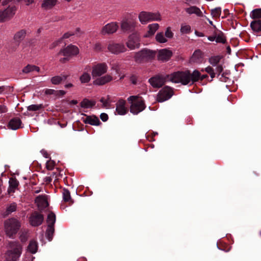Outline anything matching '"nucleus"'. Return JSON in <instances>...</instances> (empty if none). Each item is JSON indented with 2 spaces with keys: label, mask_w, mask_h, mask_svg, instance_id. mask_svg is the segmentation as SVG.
Here are the masks:
<instances>
[{
  "label": "nucleus",
  "mask_w": 261,
  "mask_h": 261,
  "mask_svg": "<svg viewBox=\"0 0 261 261\" xmlns=\"http://www.w3.org/2000/svg\"><path fill=\"white\" fill-rule=\"evenodd\" d=\"M139 21L142 24H146L151 21H160L161 20L159 12H151L147 11L141 12L138 16Z\"/></svg>",
  "instance_id": "obj_6"
},
{
  "label": "nucleus",
  "mask_w": 261,
  "mask_h": 261,
  "mask_svg": "<svg viewBox=\"0 0 261 261\" xmlns=\"http://www.w3.org/2000/svg\"><path fill=\"white\" fill-rule=\"evenodd\" d=\"M205 71L208 73L210 74L212 72H213V71H214V69L211 66H208L205 69Z\"/></svg>",
  "instance_id": "obj_60"
},
{
  "label": "nucleus",
  "mask_w": 261,
  "mask_h": 261,
  "mask_svg": "<svg viewBox=\"0 0 261 261\" xmlns=\"http://www.w3.org/2000/svg\"><path fill=\"white\" fill-rule=\"evenodd\" d=\"M155 40L160 43H164L167 42V39L164 36L163 33H158L155 36Z\"/></svg>",
  "instance_id": "obj_40"
},
{
  "label": "nucleus",
  "mask_w": 261,
  "mask_h": 261,
  "mask_svg": "<svg viewBox=\"0 0 261 261\" xmlns=\"http://www.w3.org/2000/svg\"><path fill=\"white\" fill-rule=\"evenodd\" d=\"M250 16L252 18L254 19L261 18V8L253 10L251 12Z\"/></svg>",
  "instance_id": "obj_39"
},
{
  "label": "nucleus",
  "mask_w": 261,
  "mask_h": 261,
  "mask_svg": "<svg viewBox=\"0 0 261 261\" xmlns=\"http://www.w3.org/2000/svg\"><path fill=\"white\" fill-rule=\"evenodd\" d=\"M189 71L180 72V83L182 85H187L189 83Z\"/></svg>",
  "instance_id": "obj_25"
},
{
  "label": "nucleus",
  "mask_w": 261,
  "mask_h": 261,
  "mask_svg": "<svg viewBox=\"0 0 261 261\" xmlns=\"http://www.w3.org/2000/svg\"><path fill=\"white\" fill-rule=\"evenodd\" d=\"M43 220V215L38 212L32 213L30 217V223L33 226H37L41 225Z\"/></svg>",
  "instance_id": "obj_13"
},
{
  "label": "nucleus",
  "mask_w": 261,
  "mask_h": 261,
  "mask_svg": "<svg viewBox=\"0 0 261 261\" xmlns=\"http://www.w3.org/2000/svg\"><path fill=\"white\" fill-rule=\"evenodd\" d=\"M96 104V102L94 100H89L88 99H84L80 103L81 107L83 108H92Z\"/></svg>",
  "instance_id": "obj_30"
},
{
  "label": "nucleus",
  "mask_w": 261,
  "mask_h": 261,
  "mask_svg": "<svg viewBox=\"0 0 261 261\" xmlns=\"http://www.w3.org/2000/svg\"><path fill=\"white\" fill-rule=\"evenodd\" d=\"M109 96L108 95V99H106L104 97H102L100 99V101L102 103V105L103 107H107L109 105Z\"/></svg>",
  "instance_id": "obj_50"
},
{
  "label": "nucleus",
  "mask_w": 261,
  "mask_h": 261,
  "mask_svg": "<svg viewBox=\"0 0 261 261\" xmlns=\"http://www.w3.org/2000/svg\"><path fill=\"white\" fill-rule=\"evenodd\" d=\"M140 37L137 33H134L130 35L126 43L127 47L131 50L138 48L140 45Z\"/></svg>",
  "instance_id": "obj_9"
},
{
  "label": "nucleus",
  "mask_w": 261,
  "mask_h": 261,
  "mask_svg": "<svg viewBox=\"0 0 261 261\" xmlns=\"http://www.w3.org/2000/svg\"><path fill=\"white\" fill-rule=\"evenodd\" d=\"M173 95L172 88L169 86L163 87L158 93L156 101L160 102H164L170 99Z\"/></svg>",
  "instance_id": "obj_7"
},
{
  "label": "nucleus",
  "mask_w": 261,
  "mask_h": 261,
  "mask_svg": "<svg viewBox=\"0 0 261 261\" xmlns=\"http://www.w3.org/2000/svg\"><path fill=\"white\" fill-rule=\"evenodd\" d=\"M63 197L64 201L65 202H72L69 191L66 189H64L63 191Z\"/></svg>",
  "instance_id": "obj_42"
},
{
  "label": "nucleus",
  "mask_w": 261,
  "mask_h": 261,
  "mask_svg": "<svg viewBox=\"0 0 261 261\" xmlns=\"http://www.w3.org/2000/svg\"><path fill=\"white\" fill-rule=\"evenodd\" d=\"M118 27L116 22L109 23L102 28L100 34L102 35L113 34L117 31Z\"/></svg>",
  "instance_id": "obj_12"
},
{
  "label": "nucleus",
  "mask_w": 261,
  "mask_h": 261,
  "mask_svg": "<svg viewBox=\"0 0 261 261\" xmlns=\"http://www.w3.org/2000/svg\"><path fill=\"white\" fill-rule=\"evenodd\" d=\"M250 27L254 32H261V20L257 19L252 21L250 23Z\"/></svg>",
  "instance_id": "obj_28"
},
{
  "label": "nucleus",
  "mask_w": 261,
  "mask_h": 261,
  "mask_svg": "<svg viewBox=\"0 0 261 261\" xmlns=\"http://www.w3.org/2000/svg\"><path fill=\"white\" fill-rule=\"evenodd\" d=\"M165 35L166 37L168 38H172L173 37V33L171 31L170 27L167 28L165 31Z\"/></svg>",
  "instance_id": "obj_48"
},
{
  "label": "nucleus",
  "mask_w": 261,
  "mask_h": 261,
  "mask_svg": "<svg viewBox=\"0 0 261 261\" xmlns=\"http://www.w3.org/2000/svg\"><path fill=\"white\" fill-rule=\"evenodd\" d=\"M55 164V163L54 161H51V160L48 161L46 162V165L47 169L48 170H52L54 168Z\"/></svg>",
  "instance_id": "obj_49"
},
{
  "label": "nucleus",
  "mask_w": 261,
  "mask_h": 261,
  "mask_svg": "<svg viewBox=\"0 0 261 261\" xmlns=\"http://www.w3.org/2000/svg\"><path fill=\"white\" fill-rule=\"evenodd\" d=\"M9 187L8 190V192L9 194L14 193L16 189L17 188L19 185V182L15 178H11L9 179Z\"/></svg>",
  "instance_id": "obj_23"
},
{
  "label": "nucleus",
  "mask_w": 261,
  "mask_h": 261,
  "mask_svg": "<svg viewBox=\"0 0 261 261\" xmlns=\"http://www.w3.org/2000/svg\"><path fill=\"white\" fill-rule=\"evenodd\" d=\"M130 81L131 83L134 84L136 85L137 84L138 82V77L136 75H132L130 76Z\"/></svg>",
  "instance_id": "obj_52"
},
{
  "label": "nucleus",
  "mask_w": 261,
  "mask_h": 261,
  "mask_svg": "<svg viewBox=\"0 0 261 261\" xmlns=\"http://www.w3.org/2000/svg\"><path fill=\"white\" fill-rule=\"evenodd\" d=\"M56 221V216L53 213H49L47 218V226H54Z\"/></svg>",
  "instance_id": "obj_41"
},
{
  "label": "nucleus",
  "mask_w": 261,
  "mask_h": 261,
  "mask_svg": "<svg viewBox=\"0 0 261 261\" xmlns=\"http://www.w3.org/2000/svg\"><path fill=\"white\" fill-rule=\"evenodd\" d=\"M135 27V25L134 22L126 20H123L121 23V29L124 32L130 31Z\"/></svg>",
  "instance_id": "obj_24"
},
{
  "label": "nucleus",
  "mask_w": 261,
  "mask_h": 261,
  "mask_svg": "<svg viewBox=\"0 0 261 261\" xmlns=\"http://www.w3.org/2000/svg\"><path fill=\"white\" fill-rule=\"evenodd\" d=\"M159 28V25L158 23H152L149 24L148 26V31L147 32V35H146V37H149L150 36H152L155 32L158 30Z\"/></svg>",
  "instance_id": "obj_32"
},
{
  "label": "nucleus",
  "mask_w": 261,
  "mask_h": 261,
  "mask_svg": "<svg viewBox=\"0 0 261 261\" xmlns=\"http://www.w3.org/2000/svg\"><path fill=\"white\" fill-rule=\"evenodd\" d=\"M57 0H44L42 4V7L45 9H49L55 6Z\"/></svg>",
  "instance_id": "obj_31"
},
{
  "label": "nucleus",
  "mask_w": 261,
  "mask_h": 261,
  "mask_svg": "<svg viewBox=\"0 0 261 261\" xmlns=\"http://www.w3.org/2000/svg\"><path fill=\"white\" fill-rule=\"evenodd\" d=\"M93 49L96 51H101L102 50V47L101 43H96L93 46Z\"/></svg>",
  "instance_id": "obj_51"
},
{
  "label": "nucleus",
  "mask_w": 261,
  "mask_h": 261,
  "mask_svg": "<svg viewBox=\"0 0 261 261\" xmlns=\"http://www.w3.org/2000/svg\"><path fill=\"white\" fill-rule=\"evenodd\" d=\"M113 80L112 76L110 74L99 76L93 81V84L97 86H102L106 84Z\"/></svg>",
  "instance_id": "obj_15"
},
{
  "label": "nucleus",
  "mask_w": 261,
  "mask_h": 261,
  "mask_svg": "<svg viewBox=\"0 0 261 261\" xmlns=\"http://www.w3.org/2000/svg\"><path fill=\"white\" fill-rule=\"evenodd\" d=\"M91 69V68L89 66H86L85 68V70L86 71L84 72L83 74L80 77V80L82 84H85L89 83L91 80V75L88 72L89 70Z\"/></svg>",
  "instance_id": "obj_20"
},
{
  "label": "nucleus",
  "mask_w": 261,
  "mask_h": 261,
  "mask_svg": "<svg viewBox=\"0 0 261 261\" xmlns=\"http://www.w3.org/2000/svg\"><path fill=\"white\" fill-rule=\"evenodd\" d=\"M216 35L212 36H209L208 37L207 39L208 40L211 41H214V40H216Z\"/></svg>",
  "instance_id": "obj_62"
},
{
  "label": "nucleus",
  "mask_w": 261,
  "mask_h": 261,
  "mask_svg": "<svg viewBox=\"0 0 261 261\" xmlns=\"http://www.w3.org/2000/svg\"><path fill=\"white\" fill-rule=\"evenodd\" d=\"M195 34H196V36H198V37H203L204 36V34L201 33V32H198V31H195Z\"/></svg>",
  "instance_id": "obj_64"
},
{
  "label": "nucleus",
  "mask_w": 261,
  "mask_h": 261,
  "mask_svg": "<svg viewBox=\"0 0 261 261\" xmlns=\"http://www.w3.org/2000/svg\"><path fill=\"white\" fill-rule=\"evenodd\" d=\"M38 249V245L37 242L35 241H30L29 245L28 247V250L31 253H35Z\"/></svg>",
  "instance_id": "obj_36"
},
{
  "label": "nucleus",
  "mask_w": 261,
  "mask_h": 261,
  "mask_svg": "<svg viewBox=\"0 0 261 261\" xmlns=\"http://www.w3.org/2000/svg\"><path fill=\"white\" fill-rule=\"evenodd\" d=\"M186 11L189 14H195L198 16H202V12L200 9L196 6H191L186 8Z\"/></svg>",
  "instance_id": "obj_26"
},
{
  "label": "nucleus",
  "mask_w": 261,
  "mask_h": 261,
  "mask_svg": "<svg viewBox=\"0 0 261 261\" xmlns=\"http://www.w3.org/2000/svg\"><path fill=\"white\" fill-rule=\"evenodd\" d=\"M54 176V174H53L52 175L50 176H46L44 178V181L46 182L47 183H49L52 180V179Z\"/></svg>",
  "instance_id": "obj_58"
},
{
  "label": "nucleus",
  "mask_w": 261,
  "mask_h": 261,
  "mask_svg": "<svg viewBox=\"0 0 261 261\" xmlns=\"http://www.w3.org/2000/svg\"><path fill=\"white\" fill-rule=\"evenodd\" d=\"M79 53V49L77 47L70 45L66 47L61 49L57 54L58 57L64 56L59 59L60 62L64 63L68 61L71 56L77 55Z\"/></svg>",
  "instance_id": "obj_1"
},
{
  "label": "nucleus",
  "mask_w": 261,
  "mask_h": 261,
  "mask_svg": "<svg viewBox=\"0 0 261 261\" xmlns=\"http://www.w3.org/2000/svg\"><path fill=\"white\" fill-rule=\"evenodd\" d=\"M223 68L222 65H218L216 67L215 71L216 73L219 75L223 71Z\"/></svg>",
  "instance_id": "obj_54"
},
{
  "label": "nucleus",
  "mask_w": 261,
  "mask_h": 261,
  "mask_svg": "<svg viewBox=\"0 0 261 261\" xmlns=\"http://www.w3.org/2000/svg\"><path fill=\"white\" fill-rule=\"evenodd\" d=\"M167 80V75H159L151 77L149 80V82L153 88H160L166 83Z\"/></svg>",
  "instance_id": "obj_11"
},
{
  "label": "nucleus",
  "mask_w": 261,
  "mask_h": 261,
  "mask_svg": "<svg viewBox=\"0 0 261 261\" xmlns=\"http://www.w3.org/2000/svg\"><path fill=\"white\" fill-rule=\"evenodd\" d=\"M202 57V54L199 49L195 50L192 57L191 60L195 62H199L200 61Z\"/></svg>",
  "instance_id": "obj_34"
},
{
  "label": "nucleus",
  "mask_w": 261,
  "mask_h": 261,
  "mask_svg": "<svg viewBox=\"0 0 261 261\" xmlns=\"http://www.w3.org/2000/svg\"><path fill=\"white\" fill-rule=\"evenodd\" d=\"M17 208V204L15 202L8 205L6 207V215H8L12 213L15 212Z\"/></svg>",
  "instance_id": "obj_38"
},
{
  "label": "nucleus",
  "mask_w": 261,
  "mask_h": 261,
  "mask_svg": "<svg viewBox=\"0 0 261 261\" xmlns=\"http://www.w3.org/2000/svg\"><path fill=\"white\" fill-rule=\"evenodd\" d=\"M27 35V30L25 29L20 30L15 33L13 36V40L18 44L22 41Z\"/></svg>",
  "instance_id": "obj_19"
},
{
  "label": "nucleus",
  "mask_w": 261,
  "mask_h": 261,
  "mask_svg": "<svg viewBox=\"0 0 261 261\" xmlns=\"http://www.w3.org/2000/svg\"><path fill=\"white\" fill-rule=\"evenodd\" d=\"M180 71L174 72L170 75H167L168 80L174 83H179Z\"/></svg>",
  "instance_id": "obj_29"
},
{
  "label": "nucleus",
  "mask_w": 261,
  "mask_h": 261,
  "mask_svg": "<svg viewBox=\"0 0 261 261\" xmlns=\"http://www.w3.org/2000/svg\"><path fill=\"white\" fill-rule=\"evenodd\" d=\"M172 56V52L166 48L161 49L159 51L158 59L162 62L169 60Z\"/></svg>",
  "instance_id": "obj_14"
},
{
  "label": "nucleus",
  "mask_w": 261,
  "mask_h": 261,
  "mask_svg": "<svg viewBox=\"0 0 261 261\" xmlns=\"http://www.w3.org/2000/svg\"><path fill=\"white\" fill-rule=\"evenodd\" d=\"M18 1H23L26 5L29 6L34 2V0H18Z\"/></svg>",
  "instance_id": "obj_59"
},
{
  "label": "nucleus",
  "mask_w": 261,
  "mask_h": 261,
  "mask_svg": "<svg viewBox=\"0 0 261 261\" xmlns=\"http://www.w3.org/2000/svg\"><path fill=\"white\" fill-rule=\"evenodd\" d=\"M34 71H36L38 72L40 71V68L36 65L28 64L22 70V72L25 74L29 73Z\"/></svg>",
  "instance_id": "obj_27"
},
{
  "label": "nucleus",
  "mask_w": 261,
  "mask_h": 261,
  "mask_svg": "<svg viewBox=\"0 0 261 261\" xmlns=\"http://www.w3.org/2000/svg\"><path fill=\"white\" fill-rule=\"evenodd\" d=\"M180 30L182 34H189L191 32V28L189 25L182 24Z\"/></svg>",
  "instance_id": "obj_44"
},
{
  "label": "nucleus",
  "mask_w": 261,
  "mask_h": 261,
  "mask_svg": "<svg viewBox=\"0 0 261 261\" xmlns=\"http://www.w3.org/2000/svg\"><path fill=\"white\" fill-rule=\"evenodd\" d=\"M127 101L130 103V112L134 114H138L146 108L144 101L139 99L138 96H130L127 98Z\"/></svg>",
  "instance_id": "obj_4"
},
{
  "label": "nucleus",
  "mask_w": 261,
  "mask_h": 261,
  "mask_svg": "<svg viewBox=\"0 0 261 261\" xmlns=\"http://www.w3.org/2000/svg\"><path fill=\"white\" fill-rule=\"evenodd\" d=\"M42 108V105H32L28 107V110L30 111H36Z\"/></svg>",
  "instance_id": "obj_47"
},
{
  "label": "nucleus",
  "mask_w": 261,
  "mask_h": 261,
  "mask_svg": "<svg viewBox=\"0 0 261 261\" xmlns=\"http://www.w3.org/2000/svg\"><path fill=\"white\" fill-rule=\"evenodd\" d=\"M4 226L7 235L11 237L18 232L21 226V223L18 219L11 218L5 221Z\"/></svg>",
  "instance_id": "obj_3"
},
{
  "label": "nucleus",
  "mask_w": 261,
  "mask_h": 261,
  "mask_svg": "<svg viewBox=\"0 0 261 261\" xmlns=\"http://www.w3.org/2000/svg\"><path fill=\"white\" fill-rule=\"evenodd\" d=\"M155 56V51L144 48L135 53L134 60L136 62L141 63L152 59Z\"/></svg>",
  "instance_id": "obj_5"
},
{
  "label": "nucleus",
  "mask_w": 261,
  "mask_h": 261,
  "mask_svg": "<svg viewBox=\"0 0 261 261\" xmlns=\"http://www.w3.org/2000/svg\"><path fill=\"white\" fill-rule=\"evenodd\" d=\"M126 102L124 100L120 99L116 104V111L118 114L124 115L126 114L127 109L125 107Z\"/></svg>",
  "instance_id": "obj_16"
},
{
  "label": "nucleus",
  "mask_w": 261,
  "mask_h": 261,
  "mask_svg": "<svg viewBox=\"0 0 261 261\" xmlns=\"http://www.w3.org/2000/svg\"><path fill=\"white\" fill-rule=\"evenodd\" d=\"M66 93V92L64 90H59V91H56V94H60L61 95H64V94H65Z\"/></svg>",
  "instance_id": "obj_61"
},
{
  "label": "nucleus",
  "mask_w": 261,
  "mask_h": 261,
  "mask_svg": "<svg viewBox=\"0 0 261 261\" xmlns=\"http://www.w3.org/2000/svg\"><path fill=\"white\" fill-rule=\"evenodd\" d=\"M35 202L39 210H43L48 205L45 195H40L36 197Z\"/></svg>",
  "instance_id": "obj_17"
},
{
  "label": "nucleus",
  "mask_w": 261,
  "mask_h": 261,
  "mask_svg": "<svg viewBox=\"0 0 261 261\" xmlns=\"http://www.w3.org/2000/svg\"><path fill=\"white\" fill-rule=\"evenodd\" d=\"M216 41L217 43H225L226 41V38L224 34L222 33L216 35Z\"/></svg>",
  "instance_id": "obj_45"
},
{
  "label": "nucleus",
  "mask_w": 261,
  "mask_h": 261,
  "mask_svg": "<svg viewBox=\"0 0 261 261\" xmlns=\"http://www.w3.org/2000/svg\"><path fill=\"white\" fill-rule=\"evenodd\" d=\"M85 123H88L92 125H98L100 123L98 117L95 116H86V117L83 120Z\"/></svg>",
  "instance_id": "obj_21"
},
{
  "label": "nucleus",
  "mask_w": 261,
  "mask_h": 261,
  "mask_svg": "<svg viewBox=\"0 0 261 261\" xmlns=\"http://www.w3.org/2000/svg\"><path fill=\"white\" fill-rule=\"evenodd\" d=\"M200 73L196 70H195L192 73L189 71V83L191 81L192 83L198 81L200 79Z\"/></svg>",
  "instance_id": "obj_33"
},
{
  "label": "nucleus",
  "mask_w": 261,
  "mask_h": 261,
  "mask_svg": "<svg viewBox=\"0 0 261 261\" xmlns=\"http://www.w3.org/2000/svg\"><path fill=\"white\" fill-rule=\"evenodd\" d=\"M108 49L112 54L118 55L126 51V48L123 43L111 42L108 45Z\"/></svg>",
  "instance_id": "obj_10"
},
{
  "label": "nucleus",
  "mask_w": 261,
  "mask_h": 261,
  "mask_svg": "<svg viewBox=\"0 0 261 261\" xmlns=\"http://www.w3.org/2000/svg\"><path fill=\"white\" fill-rule=\"evenodd\" d=\"M22 251L21 245L16 242H11L8 245V250L5 256H7L8 259H17L19 258Z\"/></svg>",
  "instance_id": "obj_2"
},
{
  "label": "nucleus",
  "mask_w": 261,
  "mask_h": 261,
  "mask_svg": "<svg viewBox=\"0 0 261 261\" xmlns=\"http://www.w3.org/2000/svg\"><path fill=\"white\" fill-rule=\"evenodd\" d=\"M73 35H74V33L73 32H67L63 35L62 39H67V38H69L70 36H72Z\"/></svg>",
  "instance_id": "obj_53"
},
{
  "label": "nucleus",
  "mask_w": 261,
  "mask_h": 261,
  "mask_svg": "<svg viewBox=\"0 0 261 261\" xmlns=\"http://www.w3.org/2000/svg\"><path fill=\"white\" fill-rule=\"evenodd\" d=\"M67 75H61V76H55L51 79V82L53 84L58 85L62 81L66 80Z\"/></svg>",
  "instance_id": "obj_35"
},
{
  "label": "nucleus",
  "mask_w": 261,
  "mask_h": 261,
  "mask_svg": "<svg viewBox=\"0 0 261 261\" xmlns=\"http://www.w3.org/2000/svg\"><path fill=\"white\" fill-rule=\"evenodd\" d=\"M211 15L213 17L219 18L221 13V8L220 7L215 8L211 10Z\"/></svg>",
  "instance_id": "obj_43"
},
{
  "label": "nucleus",
  "mask_w": 261,
  "mask_h": 261,
  "mask_svg": "<svg viewBox=\"0 0 261 261\" xmlns=\"http://www.w3.org/2000/svg\"><path fill=\"white\" fill-rule=\"evenodd\" d=\"M27 232H25V234L23 233H22L20 236V239L21 241L25 242L27 239Z\"/></svg>",
  "instance_id": "obj_56"
},
{
  "label": "nucleus",
  "mask_w": 261,
  "mask_h": 261,
  "mask_svg": "<svg viewBox=\"0 0 261 261\" xmlns=\"http://www.w3.org/2000/svg\"><path fill=\"white\" fill-rule=\"evenodd\" d=\"M220 60V57L219 56L212 57L209 59V62L213 66H216V65L219 62Z\"/></svg>",
  "instance_id": "obj_46"
},
{
  "label": "nucleus",
  "mask_w": 261,
  "mask_h": 261,
  "mask_svg": "<svg viewBox=\"0 0 261 261\" xmlns=\"http://www.w3.org/2000/svg\"><path fill=\"white\" fill-rule=\"evenodd\" d=\"M6 90V87L4 86H0V94H2Z\"/></svg>",
  "instance_id": "obj_63"
},
{
  "label": "nucleus",
  "mask_w": 261,
  "mask_h": 261,
  "mask_svg": "<svg viewBox=\"0 0 261 261\" xmlns=\"http://www.w3.org/2000/svg\"><path fill=\"white\" fill-rule=\"evenodd\" d=\"M46 94H54L56 93V91L53 89H46L45 91Z\"/></svg>",
  "instance_id": "obj_57"
},
{
  "label": "nucleus",
  "mask_w": 261,
  "mask_h": 261,
  "mask_svg": "<svg viewBox=\"0 0 261 261\" xmlns=\"http://www.w3.org/2000/svg\"><path fill=\"white\" fill-rule=\"evenodd\" d=\"M21 121L19 118H13L9 122L8 127L13 130L18 129L21 125Z\"/></svg>",
  "instance_id": "obj_22"
},
{
  "label": "nucleus",
  "mask_w": 261,
  "mask_h": 261,
  "mask_svg": "<svg viewBox=\"0 0 261 261\" xmlns=\"http://www.w3.org/2000/svg\"><path fill=\"white\" fill-rule=\"evenodd\" d=\"M54 232V226H47V228L46 230V236L49 241H51L52 240Z\"/></svg>",
  "instance_id": "obj_37"
},
{
  "label": "nucleus",
  "mask_w": 261,
  "mask_h": 261,
  "mask_svg": "<svg viewBox=\"0 0 261 261\" xmlns=\"http://www.w3.org/2000/svg\"><path fill=\"white\" fill-rule=\"evenodd\" d=\"M13 15V10L11 8H8L3 11H0V22H4L9 19Z\"/></svg>",
  "instance_id": "obj_18"
},
{
  "label": "nucleus",
  "mask_w": 261,
  "mask_h": 261,
  "mask_svg": "<svg viewBox=\"0 0 261 261\" xmlns=\"http://www.w3.org/2000/svg\"><path fill=\"white\" fill-rule=\"evenodd\" d=\"M91 74L93 78L99 77L107 72L108 66L105 63H99L92 67Z\"/></svg>",
  "instance_id": "obj_8"
},
{
  "label": "nucleus",
  "mask_w": 261,
  "mask_h": 261,
  "mask_svg": "<svg viewBox=\"0 0 261 261\" xmlns=\"http://www.w3.org/2000/svg\"><path fill=\"white\" fill-rule=\"evenodd\" d=\"M100 118L103 121H106L108 119V115L106 113H101Z\"/></svg>",
  "instance_id": "obj_55"
}]
</instances>
